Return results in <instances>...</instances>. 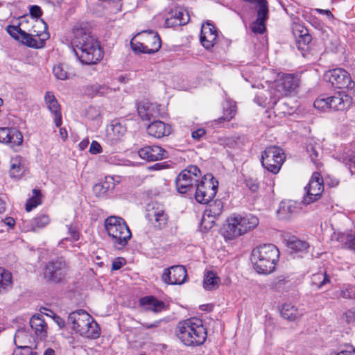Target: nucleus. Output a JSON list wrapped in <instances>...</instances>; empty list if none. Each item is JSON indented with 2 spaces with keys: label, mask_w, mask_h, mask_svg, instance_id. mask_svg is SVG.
<instances>
[{
  "label": "nucleus",
  "mask_w": 355,
  "mask_h": 355,
  "mask_svg": "<svg viewBox=\"0 0 355 355\" xmlns=\"http://www.w3.org/2000/svg\"><path fill=\"white\" fill-rule=\"evenodd\" d=\"M105 227L116 249H123L131 238V232L121 217H108L105 221Z\"/></svg>",
  "instance_id": "6"
},
{
  "label": "nucleus",
  "mask_w": 355,
  "mask_h": 355,
  "mask_svg": "<svg viewBox=\"0 0 355 355\" xmlns=\"http://www.w3.org/2000/svg\"><path fill=\"white\" fill-rule=\"evenodd\" d=\"M336 240L347 248L355 252V234L339 233L337 235Z\"/></svg>",
  "instance_id": "42"
},
{
  "label": "nucleus",
  "mask_w": 355,
  "mask_h": 355,
  "mask_svg": "<svg viewBox=\"0 0 355 355\" xmlns=\"http://www.w3.org/2000/svg\"><path fill=\"white\" fill-rule=\"evenodd\" d=\"M351 83V78L345 70L338 68L334 69V85L338 89H345Z\"/></svg>",
  "instance_id": "28"
},
{
  "label": "nucleus",
  "mask_w": 355,
  "mask_h": 355,
  "mask_svg": "<svg viewBox=\"0 0 355 355\" xmlns=\"http://www.w3.org/2000/svg\"><path fill=\"white\" fill-rule=\"evenodd\" d=\"M300 209V204L291 200H283L280 202L277 210L278 216L283 220L289 219Z\"/></svg>",
  "instance_id": "20"
},
{
  "label": "nucleus",
  "mask_w": 355,
  "mask_h": 355,
  "mask_svg": "<svg viewBox=\"0 0 355 355\" xmlns=\"http://www.w3.org/2000/svg\"><path fill=\"white\" fill-rule=\"evenodd\" d=\"M236 112V106L234 104H230L225 109L224 115L222 119L225 121H230Z\"/></svg>",
  "instance_id": "49"
},
{
  "label": "nucleus",
  "mask_w": 355,
  "mask_h": 355,
  "mask_svg": "<svg viewBox=\"0 0 355 355\" xmlns=\"http://www.w3.org/2000/svg\"><path fill=\"white\" fill-rule=\"evenodd\" d=\"M107 137L111 142L115 143L120 140L126 132V128L118 121H112L107 130Z\"/></svg>",
  "instance_id": "22"
},
{
  "label": "nucleus",
  "mask_w": 355,
  "mask_h": 355,
  "mask_svg": "<svg viewBox=\"0 0 355 355\" xmlns=\"http://www.w3.org/2000/svg\"><path fill=\"white\" fill-rule=\"evenodd\" d=\"M279 250L273 244L260 245L253 249L251 261L254 270L261 274H269L274 271L279 258Z\"/></svg>",
  "instance_id": "3"
},
{
  "label": "nucleus",
  "mask_w": 355,
  "mask_h": 355,
  "mask_svg": "<svg viewBox=\"0 0 355 355\" xmlns=\"http://www.w3.org/2000/svg\"><path fill=\"white\" fill-rule=\"evenodd\" d=\"M146 218L159 228L164 227L168 220V215L162 207L158 205H149L147 209Z\"/></svg>",
  "instance_id": "15"
},
{
  "label": "nucleus",
  "mask_w": 355,
  "mask_h": 355,
  "mask_svg": "<svg viewBox=\"0 0 355 355\" xmlns=\"http://www.w3.org/2000/svg\"><path fill=\"white\" fill-rule=\"evenodd\" d=\"M281 315L286 320L295 321L300 319L302 314L291 304H284L281 310Z\"/></svg>",
  "instance_id": "34"
},
{
  "label": "nucleus",
  "mask_w": 355,
  "mask_h": 355,
  "mask_svg": "<svg viewBox=\"0 0 355 355\" xmlns=\"http://www.w3.org/2000/svg\"><path fill=\"white\" fill-rule=\"evenodd\" d=\"M42 10L38 6H32L30 8V14L31 16L38 18L42 15Z\"/></svg>",
  "instance_id": "57"
},
{
  "label": "nucleus",
  "mask_w": 355,
  "mask_h": 355,
  "mask_svg": "<svg viewBox=\"0 0 355 355\" xmlns=\"http://www.w3.org/2000/svg\"><path fill=\"white\" fill-rule=\"evenodd\" d=\"M226 222L223 230V235L225 240H233L253 230L259 224L257 217L251 214H233Z\"/></svg>",
  "instance_id": "4"
},
{
  "label": "nucleus",
  "mask_w": 355,
  "mask_h": 355,
  "mask_svg": "<svg viewBox=\"0 0 355 355\" xmlns=\"http://www.w3.org/2000/svg\"><path fill=\"white\" fill-rule=\"evenodd\" d=\"M115 92L114 89H112L108 87L106 85H92L87 87V92L88 95L94 96H107Z\"/></svg>",
  "instance_id": "33"
},
{
  "label": "nucleus",
  "mask_w": 355,
  "mask_h": 355,
  "mask_svg": "<svg viewBox=\"0 0 355 355\" xmlns=\"http://www.w3.org/2000/svg\"><path fill=\"white\" fill-rule=\"evenodd\" d=\"M307 151L309 153V156H310L312 162L315 164H316V159L318 157V153L317 150L314 147L311 146L310 148H307Z\"/></svg>",
  "instance_id": "58"
},
{
  "label": "nucleus",
  "mask_w": 355,
  "mask_h": 355,
  "mask_svg": "<svg viewBox=\"0 0 355 355\" xmlns=\"http://www.w3.org/2000/svg\"><path fill=\"white\" fill-rule=\"evenodd\" d=\"M298 86V80L293 74H284L277 81V87L279 92L286 95L294 91Z\"/></svg>",
  "instance_id": "19"
},
{
  "label": "nucleus",
  "mask_w": 355,
  "mask_h": 355,
  "mask_svg": "<svg viewBox=\"0 0 355 355\" xmlns=\"http://www.w3.org/2000/svg\"><path fill=\"white\" fill-rule=\"evenodd\" d=\"M69 232L71 234V238L73 240L77 241L78 239L79 235L76 228L69 227Z\"/></svg>",
  "instance_id": "60"
},
{
  "label": "nucleus",
  "mask_w": 355,
  "mask_h": 355,
  "mask_svg": "<svg viewBox=\"0 0 355 355\" xmlns=\"http://www.w3.org/2000/svg\"><path fill=\"white\" fill-rule=\"evenodd\" d=\"M4 223L10 228H12L15 225V221L12 217H7L3 220Z\"/></svg>",
  "instance_id": "61"
},
{
  "label": "nucleus",
  "mask_w": 355,
  "mask_h": 355,
  "mask_svg": "<svg viewBox=\"0 0 355 355\" xmlns=\"http://www.w3.org/2000/svg\"><path fill=\"white\" fill-rule=\"evenodd\" d=\"M33 196L27 200L26 210L31 211L33 208L41 204V193L39 190H33Z\"/></svg>",
  "instance_id": "46"
},
{
  "label": "nucleus",
  "mask_w": 355,
  "mask_h": 355,
  "mask_svg": "<svg viewBox=\"0 0 355 355\" xmlns=\"http://www.w3.org/2000/svg\"><path fill=\"white\" fill-rule=\"evenodd\" d=\"M23 142L21 132L15 128H0V143L10 144L12 148L19 146Z\"/></svg>",
  "instance_id": "12"
},
{
  "label": "nucleus",
  "mask_w": 355,
  "mask_h": 355,
  "mask_svg": "<svg viewBox=\"0 0 355 355\" xmlns=\"http://www.w3.org/2000/svg\"><path fill=\"white\" fill-rule=\"evenodd\" d=\"M131 46L135 52H140L144 53L145 46L144 42L137 43H134L133 42H131Z\"/></svg>",
  "instance_id": "56"
},
{
  "label": "nucleus",
  "mask_w": 355,
  "mask_h": 355,
  "mask_svg": "<svg viewBox=\"0 0 355 355\" xmlns=\"http://www.w3.org/2000/svg\"><path fill=\"white\" fill-rule=\"evenodd\" d=\"M139 157L148 162L160 160L168 157L167 151L158 146H148L138 151Z\"/></svg>",
  "instance_id": "14"
},
{
  "label": "nucleus",
  "mask_w": 355,
  "mask_h": 355,
  "mask_svg": "<svg viewBox=\"0 0 355 355\" xmlns=\"http://www.w3.org/2000/svg\"><path fill=\"white\" fill-rule=\"evenodd\" d=\"M206 134V131L203 128H198L191 133V137L193 139L199 141Z\"/></svg>",
  "instance_id": "53"
},
{
  "label": "nucleus",
  "mask_w": 355,
  "mask_h": 355,
  "mask_svg": "<svg viewBox=\"0 0 355 355\" xmlns=\"http://www.w3.org/2000/svg\"><path fill=\"white\" fill-rule=\"evenodd\" d=\"M245 185L247 187L249 188L250 190H251L253 192H255L259 189V185L257 183L256 180H254L251 178H249L245 180Z\"/></svg>",
  "instance_id": "54"
},
{
  "label": "nucleus",
  "mask_w": 355,
  "mask_h": 355,
  "mask_svg": "<svg viewBox=\"0 0 355 355\" xmlns=\"http://www.w3.org/2000/svg\"><path fill=\"white\" fill-rule=\"evenodd\" d=\"M162 321V320H156L153 323H141V325L144 328H146L148 329H152V328H157L160 325Z\"/></svg>",
  "instance_id": "59"
},
{
  "label": "nucleus",
  "mask_w": 355,
  "mask_h": 355,
  "mask_svg": "<svg viewBox=\"0 0 355 355\" xmlns=\"http://www.w3.org/2000/svg\"><path fill=\"white\" fill-rule=\"evenodd\" d=\"M12 286V274L5 268L0 267V293H4Z\"/></svg>",
  "instance_id": "38"
},
{
  "label": "nucleus",
  "mask_w": 355,
  "mask_h": 355,
  "mask_svg": "<svg viewBox=\"0 0 355 355\" xmlns=\"http://www.w3.org/2000/svg\"><path fill=\"white\" fill-rule=\"evenodd\" d=\"M35 35L27 33L26 31L21 32L20 40L27 46L40 49L44 46L45 41L49 38V34L45 31L40 33L36 32Z\"/></svg>",
  "instance_id": "13"
},
{
  "label": "nucleus",
  "mask_w": 355,
  "mask_h": 355,
  "mask_svg": "<svg viewBox=\"0 0 355 355\" xmlns=\"http://www.w3.org/2000/svg\"><path fill=\"white\" fill-rule=\"evenodd\" d=\"M139 304L146 311H151L154 313H159L166 309L164 302L157 300L153 296H146L141 298Z\"/></svg>",
  "instance_id": "26"
},
{
  "label": "nucleus",
  "mask_w": 355,
  "mask_h": 355,
  "mask_svg": "<svg viewBox=\"0 0 355 355\" xmlns=\"http://www.w3.org/2000/svg\"><path fill=\"white\" fill-rule=\"evenodd\" d=\"M71 43L76 57L83 64H96L103 58L98 41L84 28H78L73 30Z\"/></svg>",
  "instance_id": "1"
},
{
  "label": "nucleus",
  "mask_w": 355,
  "mask_h": 355,
  "mask_svg": "<svg viewBox=\"0 0 355 355\" xmlns=\"http://www.w3.org/2000/svg\"><path fill=\"white\" fill-rule=\"evenodd\" d=\"M7 32L15 39L20 40L21 37V32L24 31L21 30L19 26L9 25L6 28Z\"/></svg>",
  "instance_id": "48"
},
{
  "label": "nucleus",
  "mask_w": 355,
  "mask_h": 355,
  "mask_svg": "<svg viewBox=\"0 0 355 355\" xmlns=\"http://www.w3.org/2000/svg\"><path fill=\"white\" fill-rule=\"evenodd\" d=\"M195 198L198 202L201 204H207L215 196L213 192L209 189L207 192L200 189V187L196 185Z\"/></svg>",
  "instance_id": "41"
},
{
  "label": "nucleus",
  "mask_w": 355,
  "mask_h": 355,
  "mask_svg": "<svg viewBox=\"0 0 355 355\" xmlns=\"http://www.w3.org/2000/svg\"><path fill=\"white\" fill-rule=\"evenodd\" d=\"M352 103V98L345 94L344 90L334 91V105L338 110H343L349 107Z\"/></svg>",
  "instance_id": "29"
},
{
  "label": "nucleus",
  "mask_w": 355,
  "mask_h": 355,
  "mask_svg": "<svg viewBox=\"0 0 355 355\" xmlns=\"http://www.w3.org/2000/svg\"><path fill=\"white\" fill-rule=\"evenodd\" d=\"M336 355H355V349L351 348L349 349L343 350Z\"/></svg>",
  "instance_id": "62"
},
{
  "label": "nucleus",
  "mask_w": 355,
  "mask_h": 355,
  "mask_svg": "<svg viewBox=\"0 0 355 355\" xmlns=\"http://www.w3.org/2000/svg\"><path fill=\"white\" fill-rule=\"evenodd\" d=\"M198 185L200 187V189L207 192L209 189L213 192V194L216 196L218 187V181L214 178L211 173L205 175L200 183Z\"/></svg>",
  "instance_id": "32"
},
{
  "label": "nucleus",
  "mask_w": 355,
  "mask_h": 355,
  "mask_svg": "<svg viewBox=\"0 0 355 355\" xmlns=\"http://www.w3.org/2000/svg\"><path fill=\"white\" fill-rule=\"evenodd\" d=\"M178 336L186 346L196 347L202 345L207 338V329L202 321L192 318L180 322L178 326Z\"/></svg>",
  "instance_id": "2"
},
{
  "label": "nucleus",
  "mask_w": 355,
  "mask_h": 355,
  "mask_svg": "<svg viewBox=\"0 0 355 355\" xmlns=\"http://www.w3.org/2000/svg\"><path fill=\"white\" fill-rule=\"evenodd\" d=\"M89 152L93 155L101 153L102 152L101 146L96 141H93L90 145Z\"/></svg>",
  "instance_id": "52"
},
{
  "label": "nucleus",
  "mask_w": 355,
  "mask_h": 355,
  "mask_svg": "<svg viewBox=\"0 0 355 355\" xmlns=\"http://www.w3.org/2000/svg\"><path fill=\"white\" fill-rule=\"evenodd\" d=\"M100 115L98 108L94 107H89L87 110V116L92 120H94Z\"/></svg>",
  "instance_id": "51"
},
{
  "label": "nucleus",
  "mask_w": 355,
  "mask_h": 355,
  "mask_svg": "<svg viewBox=\"0 0 355 355\" xmlns=\"http://www.w3.org/2000/svg\"><path fill=\"white\" fill-rule=\"evenodd\" d=\"M67 274L66 263L60 259L49 262L44 272V278L53 283H60L64 280Z\"/></svg>",
  "instance_id": "10"
},
{
  "label": "nucleus",
  "mask_w": 355,
  "mask_h": 355,
  "mask_svg": "<svg viewBox=\"0 0 355 355\" xmlns=\"http://www.w3.org/2000/svg\"><path fill=\"white\" fill-rule=\"evenodd\" d=\"M125 263V260L123 258L115 259L112 264V270H116L122 268Z\"/></svg>",
  "instance_id": "55"
},
{
  "label": "nucleus",
  "mask_w": 355,
  "mask_h": 355,
  "mask_svg": "<svg viewBox=\"0 0 355 355\" xmlns=\"http://www.w3.org/2000/svg\"><path fill=\"white\" fill-rule=\"evenodd\" d=\"M187 272L184 266H173L164 269L162 275V281L167 284H182L187 281Z\"/></svg>",
  "instance_id": "11"
},
{
  "label": "nucleus",
  "mask_w": 355,
  "mask_h": 355,
  "mask_svg": "<svg viewBox=\"0 0 355 355\" xmlns=\"http://www.w3.org/2000/svg\"><path fill=\"white\" fill-rule=\"evenodd\" d=\"M333 96L327 98H319L315 101L313 105L315 108L322 112H329L331 108Z\"/></svg>",
  "instance_id": "44"
},
{
  "label": "nucleus",
  "mask_w": 355,
  "mask_h": 355,
  "mask_svg": "<svg viewBox=\"0 0 355 355\" xmlns=\"http://www.w3.org/2000/svg\"><path fill=\"white\" fill-rule=\"evenodd\" d=\"M30 325L37 336L44 338L46 336L47 325L42 316L35 315L30 320Z\"/></svg>",
  "instance_id": "27"
},
{
  "label": "nucleus",
  "mask_w": 355,
  "mask_h": 355,
  "mask_svg": "<svg viewBox=\"0 0 355 355\" xmlns=\"http://www.w3.org/2000/svg\"><path fill=\"white\" fill-rule=\"evenodd\" d=\"M68 323L76 332L86 338H96L100 335L98 324L84 310L79 309L71 312L68 316Z\"/></svg>",
  "instance_id": "5"
},
{
  "label": "nucleus",
  "mask_w": 355,
  "mask_h": 355,
  "mask_svg": "<svg viewBox=\"0 0 355 355\" xmlns=\"http://www.w3.org/2000/svg\"><path fill=\"white\" fill-rule=\"evenodd\" d=\"M145 44L144 53L152 54L159 51L161 48L162 42L157 33L150 31L144 39Z\"/></svg>",
  "instance_id": "24"
},
{
  "label": "nucleus",
  "mask_w": 355,
  "mask_h": 355,
  "mask_svg": "<svg viewBox=\"0 0 355 355\" xmlns=\"http://www.w3.org/2000/svg\"><path fill=\"white\" fill-rule=\"evenodd\" d=\"M26 336V333L22 330L17 331L15 336V344L17 347L12 355H36V352H33L31 347L22 342L21 339Z\"/></svg>",
  "instance_id": "25"
},
{
  "label": "nucleus",
  "mask_w": 355,
  "mask_h": 355,
  "mask_svg": "<svg viewBox=\"0 0 355 355\" xmlns=\"http://www.w3.org/2000/svg\"><path fill=\"white\" fill-rule=\"evenodd\" d=\"M53 73L57 79L65 80L71 78V74L67 71V66L58 64L53 67Z\"/></svg>",
  "instance_id": "45"
},
{
  "label": "nucleus",
  "mask_w": 355,
  "mask_h": 355,
  "mask_svg": "<svg viewBox=\"0 0 355 355\" xmlns=\"http://www.w3.org/2000/svg\"><path fill=\"white\" fill-rule=\"evenodd\" d=\"M171 127L161 121H153L147 127L148 134L155 138L168 136L171 134Z\"/></svg>",
  "instance_id": "23"
},
{
  "label": "nucleus",
  "mask_w": 355,
  "mask_h": 355,
  "mask_svg": "<svg viewBox=\"0 0 355 355\" xmlns=\"http://www.w3.org/2000/svg\"><path fill=\"white\" fill-rule=\"evenodd\" d=\"M50 223L49 216L46 214H41L35 217L30 221V230L37 232L45 227Z\"/></svg>",
  "instance_id": "39"
},
{
  "label": "nucleus",
  "mask_w": 355,
  "mask_h": 355,
  "mask_svg": "<svg viewBox=\"0 0 355 355\" xmlns=\"http://www.w3.org/2000/svg\"><path fill=\"white\" fill-rule=\"evenodd\" d=\"M189 21V15L188 12L182 8H178L172 10L171 17L166 19L165 24L168 27L182 26L187 24Z\"/></svg>",
  "instance_id": "21"
},
{
  "label": "nucleus",
  "mask_w": 355,
  "mask_h": 355,
  "mask_svg": "<svg viewBox=\"0 0 355 355\" xmlns=\"http://www.w3.org/2000/svg\"><path fill=\"white\" fill-rule=\"evenodd\" d=\"M114 184L112 177H106L105 181L96 184L93 187V191L96 196H104L109 190L114 188Z\"/></svg>",
  "instance_id": "36"
},
{
  "label": "nucleus",
  "mask_w": 355,
  "mask_h": 355,
  "mask_svg": "<svg viewBox=\"0 0 355 355\" xmlns=\"http://www.w3.org/2000/svg\"><path fill=\"white\" fill-rule=\"evenodd\" d=\"M25 172V166L23 164L22 157L16 156L11 158L10 166V175L14 178H20Z\"/></svg>",
  "instance_id": "30"
},
{
  "label": "nucleus",
  "mask_w": 355,
  "mask_h": 355,
  "mask_svg": "<svg viewBox=\"0 0 355 355\" xmlns=\"http://www.w3.org/2000/svg\"><path fill=\"white\" fill-rule=\"evenodd\" d=\"M218 37L216 27L209 22L202 24L200 33V42L207 49L214 46Z\"/></svg>",
  "instance_id": "16"
},
{
  "label": "nucleus",
  "mask_w": 355,
  "mask_h": 355,
  "mask_svg": "<svg viewBox=\"0 0 355 355\" xmlns=\"http://www.w3.org/2000/svg\"><path fill=\"white\" fill-rule=\"evenodd\" d=\"M342 318L348 324L355 323V311H347L343 315Z\"/></svg>",
  "instance_id": "50"
},
{
  "label": "nucleus",
  "mask_w": 355,
  "mask_h": 355,
  "mask_svg": "<svg viewBox=\"0 0 355 355\" xmlns=\"http://www.w3.org/2000/svg\"><path fill=\"white\" fill-rule=\"evenodd\" d=\"M283 150L276 146L267 147L261 155V163L263 166L268 171L277 173L285 160Z\"/></svg>",
  "instance_id": "7"
},
{
  "label": "nucleus",
  "mask_w": 355,
  "mask_h": 355,
  "mask_svg": "<svg viewBox=\"0 0 355 355\" xmlns=\"http://www.w3.org/2000/svg\"><path fill=\"white\" fill-rule=\"evenodd\" d=\"M137 112L142 120L149 121L155 117V108L152 104H141L138 106Z\"/></svg>",
  "instance_id": "40"
},
{
  "label": "nucleus",
  "mask_w": 355,
  "mask_h": 355,
  "mask_svg": "<svg viewBox=\"0 0 355 355\" xmlns=\"http://www.w3.org/2000/svg\"><path fill=\"white\" fill-rule=\"evenodd\" d=\"M330 280L326 277L325 272H317L313 274L311 277V285L313 288H320L327 282H329Z\"/></svg>",
  "instance_id": "43"
},
{
  "label": "nucleus",
  "mask_w": 355,
  "mask_h": 355,
  "mask_svg": "<svg viewBox=\"0 0 355 355\" xmlns=\"http://www.w3.org/2000/svg\"><path fill=\"white\" fill-rule=\"evenodd\" d=\"M339 295L343 298L355 299V286H347L340 291Z\"/></svg>",
  "instance_id": "47"
},
{
  "label": "nucleus",
  "mask_w": 355,
  "mask_h": 355,
  "mask_svg": "<svg viewBox=\"0 0 355 355\" xmlns=\"http://www.w3.org/2000/svg\"><path fill=\"white\" fill-rule=\"evenodd\" d=\"M304 190L306 193L302 202L305 205H309L320 198L324 191L323 179L320 173L318 172L313 173Z\"/></svg>",
  "instance_id": "9"
},
{
  "label": "nucleus",
  "mask_w": 355,
  "mask_h": 355,
  "mask_svg": "<svg viewBox=\"0 0 355 355\" xmlns=\"http://www.w3.org/2000/svg\"><path fill=\"white\" fill-rule=\"evenodd\" d=\"M220 279L212 271L205 273L203 280V287L207 291L215 290L218 288Z\"/></svg>",
  "instance_id": "35"
},
{
  "label": "nucleus",
  "mask_w": 355,
  "mask_h": 355,
  "mask_svg": "<svg viewBox=\"0 0 355 355\" xmlns=\"http://www.w3.org/2000/svg\"><path fill=\"white\" fill-rule=\"evenodd\" d=\"M294 33L296 37V44L297 49L302 51H306L312 39L311 35L309 34L308 31L302 28L301 30L296 29Z\"/></svg>",
  "instance_id": "31"
},
{
  "label": "nucleus",
  "mask_w": 355,
  "mask_h": 355,
  "mask_svg": "<svg viewBox=\"0 0 355 355\" xmlns=\"http://www.w3.org/2000/svg\"><path fill=\"white\" fill-rule=\"evenodd\" d=\"M332 77H333V71L331 70L327 71L324 74V80L327 82L330 83Z\"/></svg>",
  "instance_id": "64"
},
{
  "label": "nucleus",
  "mask_w": 355,
  "mask_h": 355,
  "mask_svg": "<svg viewBox=\"0 0 355 355\" xmlns=\"http://www.w3.org/2000/svg\"><path fill=\"white\" fill-rule=\"evenodd\" d=\"M201 177L200 170L196 166H189L183 170L175 180L176 187L179 193H186L196 187Z\"/></svg>",
  "instance_id": "8"
},
{
  "label": "nucleus",
  "mask_w": 355,
  "mask_h": 355,
  "mask_svg": "<svg viewBox=\"0 0 355 355\" xmlns=\"http://www.w3.org/2000/svg\"><path fill=\"white\" fill-rule=\"evenodd\" d=\"M287 246L289 249L296 252H306L309 248V244L298 239L295 236H291L287 239Z\"/></svg>",
  "instance_id": "37"
},
{
  "label": "nucleus",
  "mask_w": 355,
  "mask_h": 355,
  "mask_svg": "<svg viewBox=\"0 0 355 355\" xmlns=\"http://www.w3.org/2000/svg\"><path fill=\"white\" fill-rule=\"evenodd\" d=\"M344 161H348L355 165V155H348V153H346V156L343 157Z\"/></svg>",
  "instance_id": "63"
},
{
  "label": "nucleus",
  "mask_w": 355,
  "mask_h": 355,
  "mask_svg": "<svg viewBox=\"0 0 355 355\" xmlns=\"http://www.w3.org/2000/svg\"><path fill=\"white\" fill-rule=\"evenodd\" d=\"M223 211V202L220 200H216L212 203L209 204L205 209L202 223H204L207 220L209 223H214V220L217 219Z\"/></svg>",
  "instance_id": "18"
},
{
  "label": "nucleus",
  "mask_w": 355,
  "mask_h": 355,
  "mask_svg": "<svg viewBox=\"0 0 355 355\" xmlns=\"http://www.w3.org/2000/svg\"><path fill=\"white\" fill-rule=\"evenodd\" d=\"M44 101L49 110L54 116L55 125L57 127H60L62 125L60 105L56 100L54 94L51 92H46L44 96Z\"/></svg>",
  "instance_id": "17"
}]
</instances>
